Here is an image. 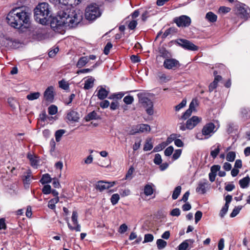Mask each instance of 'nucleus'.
Here are the masks:
<instances>
[{
	"label": "nucleus",
	"mask_w": 250,
	"mask_h": 250,
	"mask_svg": "<svg viewBox=\"0 0 250 250\" xmlns=\"http://www.w3.org/2000/svg\"><path fill=\"white\" fill-rule=\"evenodd\" d=\"M73 5H63V27H76L83 20V13Z\"/></svg>",
	"instance_id": "obj_1"
},
{
	"label": "nucleus",
	"mask_w": 250,
	"mask_h": 250,
	"mask_svg": "<svg viewBox=\"0 0 250 250\" xmlns=\"http://www.w3.org/2000/svg\"><path fill=\"white\" fill-rule=\"evenodd\" d=\"M34 18L39 23L42 25L49 24L50 18V10L47 3L39 4L34 9Z\"/></svg>",
	"instance_id": "obj_2"
},
{
	"label": "nucleus",
	"mask_w": 250,
	"mask_h": 250,
	"mask_svg": "<svg viewBox=\"0 0 250 250\" xmlns=\"http://www.w3.org/2000/svg\"><path fill=\"white\" fill-rule=\"evenodd\" d=\"M101 15L100 8L96 4H92L88 6L85 12V17L88 21L95 20Z\"/></svg>",
	"instance_id": "obj_3"
},
{
	"label": "nucleus",
	"mask_w": 250,
	"mask_h": 250,
	"mask_svg": "<svg viewBox=\"0 0 250 250\" xmlns=\"http://www.w3.org/2000/svg\"><path fill=\"white\" fill-rule=\"evenodd\" d=\"M18 14H20V8L13 9L7 15L6 20L7 23L12 27L20 29L18 24L20 18H19Z\"/></svg>",
	"instance_id": "obj_4"
},
{
	"label": "nucleus",
	"mask_w": 250,
	"mask_h": 250,
	"mask_svg": "<svg viewBox=\"0 0 250 250\" xmlns=\"http://www.w3.org/2000/svg\"><path fill=\"white\" fill-rule=\"evenodd\" d=\"M49 23L52 29L56 32L62 33V16L58 14L57 16H50Z\"/></svg>",
	"instance_id": "obj_5"
},
{
	"label": "nucleus",
	"mask_w": 250,
	"mask_h": 250,
	"mask_svg": "<svg viewBox=\"0 0 250 250\" xmlns=\"http://www.w3.org/2000/svg\"><path fill=\"white\" fill-rule=\"evenodd\" d=\"M19 15V26L20 29L21 28V30L23 31L24 28L27 29L29 27L30 23V13L22 11L20 8V14Z\"/></svg>",
	"instance_id": "obj_6"
},
{
	"label": "nucleus",
	"mask_w": 250,
	"mask_h": 250,
	"mask_svg": "<svg viewBox=\"0 0 250 250\" xmlns=\"http://www.w3.org/2000/svg\"><path fill=\"white\" fill-rule=\"evenodd\" d=\"M214 125L212 123H209L204 126L202 130V134L198 133L196 135V138L198 139H203V136H204V139H208L214 132Z\"/></svg>",
	"instance_id": "obj_7"
},
{
	"label": "nucleus",
	"mask_w": 250,
	"mask_h": 250,
	"mask_svg": "<svg viewBox=\"0 0 250 250\" xmlns=\"http://www.w3.org/2000/svg\"><path fill=\"white\" fill-rule=\"evenodd\" d=\"M173 21L178 27L184 28L188 27L191 24V20L189 17L182 15L174 18Z\"/></svg>",
	"instance_id": "obj_8"
},
{
	"label": "nucleus",
	"mask_w": 250,
	"mask_h": 250,
	"mask_svg": "<svg viewBox=\"0 0 250 250\" xmlns=\"http://www.w3.org/2000/svg\"><path fill=\"white\" fill-rule=\"evenodd\" d=\"M177 42L180 46L186 50L196 51L198 49V46L186 39H179Z\"/></svg>",
	"instance_id": "obj_9"
},
{
	"label": "nucleus",
	"mask_w": 250,
	"mask_h": 250,
	"mask_svg": "<svg viewBox=\"0 0 250 250\" xmlns=\"http://www.w3.org/2000/svg\"><path fill=\"white\" fill-rule=\"evenodd\" d=\"M54 98V88L52 86L48 87L43 93V101L52 103Z\"/></svg>",
	"instance_id": "obj_10"
},
{
	"label": "nucleus",
	"mask_w": 250,
	"mask_h": 250,
	"mask_svg": "<svg viewBox=\"0 0 250 250\" xmlns=\"http://www.w3.org/2000/svg\"><path fill=\"white\" fill-rule=\"evenodd\" d=\"M198 104V100L196 99H193L189 104V108L184 113L181 118L183 120L188 119L191 115L192 111L195 110V108Z\"/></svg>",
	"instance_id": "obj_11"
},
{
	"label": "nucleus",
	"mask_w": 250,
	"mask_h": 250,
	"mask_svg": "<svg viewBox=\"0 0 250 250\" xmlns=\"http://www.w3.org/2000/svg\"><path fill=\"white\" fill-rule=\"evenodd\" d=\"M164 66L167 69H175L180 66V63L175 59H166L164 62Z\"/></svg>",
	"instance_id": "obj_12"
},
{
	"label": "nucleus",
	"mask_w": 250,
	"mask_h": 250,
	"mask_svg": "<svg viewBox=\"0 0 250 250\" xmlns=\"http://www.w3.org/2000/svg\"><path fill=\"white\" fill-rule=\"evenodd\" d=\"M116 184V182H106L103 181H100L96 185V189L102 192L106 189L113 187Z\"/></svg>",
	"instance_id": "obj_13"
},
{
	"label": "nucleus",
	"mask_w": 250,
	"mask_h": 250,
	"mask_svg": "<svg viewBox=\"0 0 250 250\" xmlns=\"http://www.w3.org/2000/svg\"><path fill=\"white\" fill-rule=\"evenodd\" d=\"M237 12L241 18L247 20L250 17V9L245 5L238 6Z\"/></svg>",
	"instance_id": "obj_14"
},
{
	"label": "nucleus",
	"mask_w": 250,
	"mask_h": 250,
	"mask_svg": "<svg viewBox=\"0 0 250 250\" xmlns=\"http://www.w3.org/2000/svg\"><path fill=\"white\" fill-rule=\"evenodd\" d=\"M78 217L77 212L75 210L73 211L72 212L71 219L74 226L73 227L71 226L69 223H68V227L71 230H75L76 231H81V226L78 224Z\"/></svg>",
	"instance_id": "obj_15"
},
{
	"label": "nucleus",
	"mask_w": 250,
	"mask_h": 250,
	"mask_svg": "<svg viewBox=\"0 0 250 250\" xmlns=\"http://www.w3.org/2000/svg\"><path fill=\"white\" fill-rule=\"evenodd\" d=\"M201 118L194 116L188 119L186 122V127L188 129H192L197 125L201 121Z\"/></svg>",
	"instance_id": "obj_16"
},
{
	"label": "nucleus",
	"mask_w": 250,
	"mask_h": 250,
	"mask_svg": "<svg viewBox=\"0 0 250 250\" xmlns=\"http://www.w3.org/2000/svg\"><path fill=\"white\" fill-rule=\"evenodd\" d=\"M67 119L74 122H77L80 118V114L74 109L70 110L67 113Z\"/></svg>",
	"instance_id": "obj_17"
},
{
	"label": "nucleus",
	"mask_w": 250,
	"mask_h": 250,
	"mask_svg": "<svg viewBox=\"0 0 250 250\" xmlns=\"http://www.w3.org/2000/svg\"><path fill=\"white\" fill-rule=\"evenodd\" d=\"M207 184L208 182L207 180H204L203 181L199 182L196 189V192L200 194L205 193L206 192Z\"/></svg>",
	"instance_id": "obj_18"
},
{
	"label": "nucleus",
	"mask_w": 250,
	"mask_h": 250,
	"mask_svg": "<svg viewBox=\"0 0 250 250\" xmlns=\"http://www.w3.org/2000/svg\"><path fill=\"white\" fill-rule=\"evenodd\" d=\"M143 106L146 108V112L149 115H152L154 113L153 110V104L152 102L149 99V102L147 101L142 104Z\"/></svg>",
	"instance_id": "obj_19"
},
{
	"label": "nucleus",
	"mask_w": 250,
	"mask_h": 250,
	"mask_svg": "<svg viewBox=\"0 0 250 250\" xmlns=\"http://www.w3.org/2000/svg\"><path fill=\"white\" fill-rule=\"evenodd\" d=\"M143 106L146 108V112L149 115H152L154 113L153 110V104L152 102L149 99V102L147 101L142 104Z\"/></svg>",
	"instance_id": "obj_20"
},
{
	"label": "nucleus",
	"mask_w": 250,
	"mask_h": 250,
	"mask_svg": "<svg viewBox=\"0 0 250 250\" xmlns=\"http://www.w3.org/2000/svg\"><path fill=\"white\" fill-rule=\"evenodd\" d=\"M17 42L10 38H4L2 41V45L9 48H14L16 47Z\"/></svg>",
	"instance_id": "obj_21"
},
{
	"label": "nucleus",
	"mask_w": 250,
	"mask_h": 250,
	"mask_svg": "<svg viewBox=\"0 0 250 250\" xmlns=\"http://www.w3.org/2000/svg\"><path fill=\"white\" fill-rule=\"evenodd\" d=\"M95 80V79L91 76L88 77L84 82V89L88 90L91 88L94 85Z\"/></svg>",
	"instance_id": "obj_22"
},
{
	"label": "nucleus",
	"mask_w": 250,
	"mask_h": 250,
	"mask_svg": "<svg viewBox=\"0 0 250 250\" xmlns=\"http://www.w3.org/2000/svg\"><path fill=\"white\" fill-rule=\"evenodd\" d=\"M194 242V241L193 239H188L184 241L178 246V250H187L189 246L188 242L193 244Z\"/></svg>",
	"instance_id": "obj_23"
},
{
	"label": "nucleus",
	"mask_w": 250,
	"mask_h": 250,
	"mask_svg": "<svg viewBox=\"0 0 250 250\" xmlns=\"http://www.w3.org/2000/svg\"><path fill=\"white\" fill-rule=\"evenodd\" d=\"M108 94V92L105 88L101 87L97 95L99 99L104 100L107 96Z\"/></svg>",
	"instance_id": "obj_24"
},
{
	"label": "nucleus",
	"mask_w": 250,
	"mask_h": 250,
	"mask_svg": "<svg viewBox=\"0 0 250 250\" xmlns=\"http://www.w3.org/2000/svg\"><path fill=\"white\" fill-rule=\"evenodd\" d=\"M250 182V178L249 176H247L243 179H241L239 182V185L241 188H246L248 187Z\"/></svg>",
	"instance_id": "obj_25"
},
{
	"label": "nucleus",
	"mask_w": 250,
	"mask_h": 250,
	"mask_svg": "<svg viewBox=\"0 0 250 250\" xmlns=\"http://www.w3.org/2000/svg\"><path fill=\"white\" fill-rule=\"evenodd\" d=\"M89 61L88 56L82 57L79 59L77 63V66L78 68H81L84 66Z\"/></svg>",
	"instance_id": "obj_26"
},
{
	"label": "nucleus",
	"mask_w": 250,
	"mask_h": 250,
	"mask_svg": "<svg viewBox=\"0 0 250 250\" xmlns=\"http://www.w3.org/2000/svg\"><path fill=\"white\" fill-rule=\"evenodd\" d=\"M153 186L152 184L146 185L144 187L145 194L146 196L152 195L154 192Z\"/></svg>",
	"instance_id": "obj_27"
},
{
	"label": "nucleus",
	"mask_w": 250,
	"mask_h": 250,
	"mask_svg": "<svg viewBox=\"0 0 250 250\" xmlns=\"http://www.w3.org/2000/svg\"><path fill=\"white\" fill-rule=\"evenodd\" d=\"M100 119V116L98 115L97 113L95 111H93L89 113L85 117V120L86 121H89L92 120H97Z\"/></svg>",
	"instance_id": "obj_28"
},
{
	"label": "nucleus",
	"mask_w": 250,
	"mask_h": 250,
	"mask_svg": "<svg viewBox=\"0 0 250 250\" xmlns=\"http://www.w3.org/2000/svg\"><path fill=\"white\" fill-rule=\"evenodd\" d=\"M153 148V144L151 138H147L145 142L143 149L144 151H149Z\"/></svg>",
	"instance_id": "obj_29"
},
{
	"label": "nucleus",
	"mask_w": 250,
	"mask_h": 250,
	"mask_svg": "<svg viewBox=\"0 0 250 250\" xmlns=\"http://www.w3.org/2000/svg\"><path fill=\"white\" fill-rule=\"evenodd\" d=\"M158 77L162 83H167L171 80L170 76H167L162 72H159L158 74Z\"/></svg>",
	"instance_id": "obj_30"
},
{
	"label": "nucleus",
	"mask_w": 250,
	"mask_h": 250,
	"mask_svg": "<svg viewBox=\"0 0 250 250\" xmlns=\"http://www.w3.org/2000/svg\"><path fill=\"white\" fill-rule=\"evenodd\" d=\"M139 127L140 133L149 132L151 130L150 125L147 124H139Z\"/></svg>",
	"instance_id": "obj_31"
},
{
	"label": "nucleus",
	"mask_w": 250,
	"mask_h": 250,
	"mask_svg": "<svg viewBox=\"0 0 250 250\" xmlns=\"http://www.w3.org/2000/svg\"><path fill=\"white\" fill-rule=\"evenodd\" d=\"M206 18L210 22H214L217 21V16L212 12L207 13Z\"/></svg>",
	"instance_id": "obj_32"
},
{
	"label": "nucleus",
	"mask_w": 250,
	"mask_h": 250,
	"mask_svg": "<svg viewBox=\"0 0 250 250\" xmlns=\"http://www.w3.org/2000/svg\"><path fill=\"white\" fill-rule=\"evenodd\" d=\"M220 144L218 143L216 144L214 146H213L216 147L214 150H211L210 152V155L213 159L215 158L219 154L220 151Z\"/></svg>",
	"instance_id": "obj_33"
},
{
	"label": "nucleus",
	"mask_w": 250,
	"mask_h": 250,
	"mask_svg": "<svg viewBox=\"0 0 250 250\" xmlns=\"http://www.w3.org/2000/svg\"><path fill=\"white\" fill-rule=\"evenodd\" d=\"M51 178L49 174H43L41 179L40 180V182L42 184H45L49 183H50L51 181Z\"/></svg>",
	"instance_id": "obj_34"
},
{
	"label": "nucleus",
	"mask_w": 250,
	"mask_h": 250,
	"mask_svg": "<svg viewBox=\"0 0 250 250\" xmlns=\"http://www.w3.org/2000/svg\"><path fill=\"white\" fill-rule=\"evenodd\" d=\"M41 96V93L39 92H36L30 93L27 95L26 98L30 101H33L38 99Z\"/></svg>",
	"instance_id": "obj_35"
},
{
	"label": "nucleus",
	"mask_w": 250,
	"mask_h": 250,
	"mask_svg": "<svg viewBox=\"0 0 250 250\" xmlns=\"http://www.w3.org/2000/svg\"><path fill=\"white\" fill-rule=\"evenodd\" d=\"M156 244L158 249L162 250L167 246V243L163 239H159L156 241Z\"/></svg>",
	"instance_id": "obj_36"
},
{
	"label": "nucleus",
	"mask_w": 250,
	"mask_h": 250,
	"mask_svg": "<svg viewBox=\"0 0 250 250\" xmlns=\"http://www.w3.org/2000/svg\"><path fill=\"white\" fill-rule=\"evenodd\" d=\"M180 135L177 134L175 133L171 134L167 139L166 142L168 145L170 143H171L173 141L175 142V140L177 138L180 137Z\"/></svg>",
	"instance_id": "obj_37"
},
{
	"label": "nucleus",
	"mask_w": 250,
	"mask_h": 250,
	"mask_svg": "<svg viewBox=\"0 0 250 250\" xmlns=\"http://www.w3.org/2000/svg\"><path fill=\"white\" fill-rule=\"evenodd\" d=\"M137 96L139 99V102L141 104L146 101L149 102V99H148L146 96L145 93H139L137 94Z\"/></svg>",
	"instance_id": "obj_38"
},
{
	"label": "nucleus",
	"mask_w": 250,
	"mask_h": 250,
	"mask_svg": "<svg viewBox=\"0 0 250 250\" xmlns=\"http://www.w3.org/2000/svg\"><path fill=\"white\" fill-rule=\"evenodd\" d=\"M168 145L166 142H163L162 143L156 146L153 149L154 152H159L164 149Z\"/></svg>",
	"instance_id": "obj_39"
},
{
	"label": "nucleus",
	"mask_w": 250,
	"mask_h": 250,
	"mask_svg": "<svg viewBox=\"0 0 250 250\" xmlns=\"http://www.w3.org/2000/svg\"><path fill=\"white\" fill-rule=\"evenodd\" d=\"M236 157V153L234 151H229L227 154L226 160L229 162H233Z\"/></svg>",
	"instance_id": "obj_40"
},
{
	"label": "nucleus",
	"mask_w": 250,
	"mask_h": 250,
	"mask_svg": "<svg viewBox=\"0 0 250 250\" xmlns=\"http://www.w3.org/2000/svg\"><path fill=\"white\" fill-rule=\"evenodd\" d=\"M27 158L30 160L32 166L34 167H37L38 163V161L36 159V158L32 154H28Z\"/></svg>",
	"instance_id": "obj_41"
},
{
	"label": "nucleus",
	"mask_w": 250,
	"mask_h": 250,
	"mask_svg": "<svg viewBox=\"0 0 250 250\" xmlns=\"http://www.w3.org/2000/svg\"><path fill=\"white\" fill-rule=\"evenodd\" d=\"M134 171V168L133 166H131L128 170L125 179V180H131L133 178V173Z\"/></svg>",
	"instance_id": "obj_42"
},
{
	"label": "nucleus",
	"mask_w": 250,
	"mask_h": 250,
	"mask_svg": "<svg viewBox=\"0 0 250 250\" xmlns=\"http://www.w3.org/2000/svg\"><path fill=\"white\" fill-rule=\"evenodd\" d=\"M181 191V186H177V187H176L173 192V193H172V199H174V200L178 198V197L179 196V195H180Z\"/></svg>",
	"instance_id": "obj_43"
},
{
	"label": "nucleus",
	"mask_w": 250,
	"mask_h": 250,
	"mask_svg": "<svg viewBox=\"0 0 250 250\" xmlns=\"http://www.w3.org/2000/svg\"><path fill=\"white\" fill-rule=\"evenodd\" d=\"M8 103L11 108L13 109H16L18 103L17 101L13 98H9L8 99Z\"/></svg>",
	"instance_id": "obj_44"
},
{
	"label": "nucleus",
	"mask_w": 250,
	"mask_h": 250,
	"mask_svg": "<svg viewBox=\"0 0 250 250\" xmlns=\"http://www.w3.org/2000/svg\"><path fill=\"white\" fill-rule=\"evenodd\" d=\"M31 177V170H28L27 172V175L24 176L23 179L24 184L29 185L30 184V178Z\"/></svg>",
	"instance_id": "obj_45"
},
{
	"label": "nucleus",
	"mask_w": 250,
	"mask_h": 250,
	"mask_svg": "<svg viewBox=\"0 0 250 250\" xmlns=\"http://www.w3.org/2000/svg\"><path fill=\"white\" fill-rule=\"evenodd\" d=\"M242 208V206H239L235 207L233 209L232 212L230 213V217L232 218L235 217L239 213Z\"/></svg>",
	"instance_id": "obj_46"
},
{
	"label": "nucleus",
	"mask_w": 250,
	"mask_h": 250,
	"mask_svg": "<svg viewBox=\"0 0 250 250\" xmlns=\"http://www.w3.org/2000/svg\"><path fill=\"white\" fill-rule=\"evenodd\" d=\"M123 101L126 104H130L134 101L133 97L131 95L126 96L124 97Z\"/></svg>",
	"instance_id": "obj_47"
},
{
	"label": "nucleus",
	"mask_w": 250,
	"mask_h": 250,
	"mask_svg": "<svg viewBox=\"0 0 250 250\" xmlns=\"http://www.w3.org/2000/svg\"><path fill=\"white\" fill-rule=\"evenodd\" d=\"M187 104V100L186 99H183L182 102L178 105L175 106V109L176 111H179L181 109L185 107Z\"/></svg>",
	"instance_id": "obj_48"
},
{
	"label": "nucleus",
	"mask_w": 250,
	"mask_h": 250,
	"mask_svg": "<svg viewBox=\"0 0 250 250\" xmlns=\"http://www.w3.org/2000/svg\"><path fill=\"white\" fill-rule=\"evenodd\" d=\"M231 9L229 7L226 6H221L218 9L219 14H225L230 12Z\"/></svg>",
	"instance_id": "obj_49"
},
{
	"label": "nucleus",
	"mask_w": 250,
	"mask_h": 250,
	"mask_svg": "<svg viewBox=\"0 0 250 250\" xmlns=\"http://www.w3.org/2000/svg\"><path fill=\"white\" fill-rule=\"evenodd\" d=\"M48 110L50 115H55L58 111L57 107L55 105H51L48 107Z\"/></svg>",
	"instance_id": "obj_50"
},
{
	"label": "nucleus",
	"mask_w": 250,
	"mask_h": 250,
	"mask_svg": "<svg viewBox=\"0 0 250 250\" xmlns=\"http://www.w3.org/2000/svg\"><path fill=\"white\" fill-rule=\"evenodd\" d=\"M81 0H63V5H77Z\"/></svg>",
	"instance_id": "obj_51"
},
{
	"label": "nucleus",
	"mask_w": 250,
	"mask_h": 250,
	"mask_svg": "<svg viewBox=\"0 0 250 250\" xmlns=\"http://www.w3.org/2000/svg\"><path fill=\"white\" fill-rule=\"evenodd\" d=\"M229 208V204H225L224 206L221 209L219 215L221 217L223 218L226 214Z\"/></svg>",
	"instance_id": "obj_52"
},
{
	"label": "nucleus",
	"mask_w": 250,
	"mask_h": 250,
	"mask_svg": "<svg viewBox=\"0 0 250 250\" xmlns=\"http://www.w3.org/2000/svg\"><path fill=\"white\" fill-rule=\"evenodd\" d=\"M139 125H134L131 127V129L129 131V134L130 135H134L136 133H139Z\"/></svg>",
	"instance_id": "obj_53"
},
{
	"label": "nucleus",
	"mask_w": 250,
	"mask_h": 250,
	"mask_svg": "<svg viewBox=\"0 0 250 250\" xmlns=\"http://www.w3.org/2000/svg\"><path fill=\"white\" fill-rule=\"evenodd\" d=\"M241 114L243 117L248 119L250 118V110L248 109L243 108L241 110Z\"/></svg>",
	"instance_id": "obj_54"
},
{
	"label": "nucleus",
	"mask_w": 250,
	"mask_h": 250,
	"mask_svg": "<svg viewBox=\"0 0 250 250\" xmlns=\"http://www.w3.org/2000/svg\"><path fill=\"white\" fill-rule=\"evenodd\" d=\"M153 239L154 237L152 234L149 233L146 234L144 236V243L152 242L153 240Z\"/></svg>",
	"instance_id": "obj_55"
},
{
	"label": "nucleus",
	"mask_w": 250,
	"mask_h": 250,
	"mask_svg": "<svg viewBox=\"0 0 250 250\" xmlns=\"http://www.w3.org/2000/svg\"><path fill=\"white\" fill-rule=\"evenodd\" d=\"M112 46V44L110 42H108L104 48V54L106 55H108Z\"/></svg>",
	"instance_id": "obj_56"
},
{
	"label": "nucleus",
	"mask_w": 250,
	"mask_h": 250,
	"mask_svg": "<svg viewBox=\"0 0 250 250\" xmlns=\"http://www.w3.org/2000/svg\"><path fill=\"white\" fill-rule=\"evenodd\" d=\"M75 97V95L74 93L71 94L69 96L68 99L65 98V100L63 101L64 104L66 105H69L74 98Z\"/></svg>",
	"instance_id": "obj_57"
},
{
	"label": "nucleus",
	"mask_w": 250,
	"mask_h": 250,
	"mask_svg": "<svg viewBox=\"0 0 250 250\" xmlns=\"http://www.w3.org/2000/svg\"><path fill=\"white\" fill-rule=\"evenodd\" d=\"M153 161L157 165H160L162 163V160L160 154L157 153L155 154Z\"/></svg>",
	"instance_id": "obj_58"
},
{
	"label": "nucleus",
	"mask_w": 250,
	"mask_h": 250,
	"mask_svg": "<svg viewBox=\"0 0 250 250\" xmlns=\"http://www.w3.org/2000/svg\"><path fill=\"white\" fill-rule=\"evenodd\" d=\"M173 150L174 149L173 146H169L165 149L164 154L167 156H169L172 154Z\"/></svg>",
	"instance_id": "obj_59"
},
{
	"label": "nucleus",
	"mask_w": 250,
	"mask_h": 250,
	"mask_svg": "<svg viewBox=\"0 0 250 250\" xmlns=\"http://www.w3.org/2000/svg\"><path fill=\"white\" fill-rule=\"evenodd\" d=\"M62 136V129L57 130L55 133L56 141L58 142L61 140V137Z\"/></svg>",
	"instance_id": "obj_60"
},
{
	"label": "nucleus",
	"mask_w": 250,
	"mask_h": 250,
	"mask_svg": "<svg viewBox=\"0 0 250 250\" xmlns=\"http://www.w3.org/2000/svg\"><path fill=\"white\" fill-rule=\"evenodd\" d=\"M42 191L44 194H49L51 192V186L49 185L44 186L42 189Z\"/></svg>",
	"instance_id": "obj_61"
},
{
	"label": "nucleus",
	"mask_w": 250,
	"mask_h": 250,
	"mask_svg": "<svg viewBox=\"0 0 250 250\" xmlns=\"http://www.w3.org/2000/svg\"><path fill=\"white\" fill-rule=\"evenodd\" d=\"M182 153V150L180 149L175 150L174 154H173L172 158L174 160L178 159Z\"/></svg>",
	"instance_id": "obj_62"
},
{
	"label": "nucleus",
	"mask_w": 250,
	"mask_h": 250,
	"mask_svg": "<svg viewBox=\"0 0 250 250\" xmlns=\"http://www.w3.org/2000/svg\"><path fill=\"white\" fill-rule=\"evenodd\" d=\"M203 213L201 211H197L195 214V222L197 223L201 219Z\"/></svg>",
	"instance_id": "obj_63"
},
{
	"label": "nucleus",
	"mask_w": 250,
	"mask_h": 250,
	"mask_svg": "<svg viewBox=\"0 0 250 250\" xmlns=\"http://www.w3.org/2000/svg\"><path fill=\"white\" fill-rule=\"evenodd\" d=\"M120 199V196L118 194L116 193L112 195L110 200L112 203H117Z\"/></svg>",
	"instance_id": "obj_64"
}]
</instances>
